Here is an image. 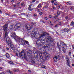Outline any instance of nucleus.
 Wrapping results in <instances>:
<instances>
[{
  "label": "nucleus",
  "mask_w": 74,
  "mask_h": 74,
  "mask_svg": "<svg viewBox=\"0 0 74 74\" xmlns=\"http://www.w3.org/2000/svg\"><path fill=\"white\" fill-rule=\"evenodd\" d=\"M18 55L19 57L21 58H24L26 60L31 62L32 64H35V63H36V60L34 58L32 57H29L28 58H27V56H26L25 53V50L22 51L21 52L18 54Z\"/></svg>",
  "instance_id": "f257e3e1"
},
{
  "label": "nucleus",
  "mask_w": 74,
  "mask_h": 74,
  "mask_svg": "<svg viewBox=\"0 0 74 74\" xmlns=\"http://www.w3.org/2000/svg\"><path fill=\"white\" fill-rule=\"evenodd\" d=\"M6 44L8 45L9 46L11 47V49L13 51L15 50V48L14 47V45L12 44V42L11 40H10V38H7L6 39Z\"/></svg>",
  "instance_id": "f03ea898"
},
{
  "label": "nucleus",
  "mask_w": 74,
  "mask_h": 74,
  "mask_svg": "<svg viewBox=\"0 0 74 74\" xmlns=\"http://www.w3.org/2000/svg\"><path fill=\"white\" fill-rule=\"evenodd\" d=\"M45 40H46L47 42H49V44H51L52 42H53V39L52 38L51 36L48 35L46 37Z\"/></svg>",
  "instance_id": "7ed1b4c3"
},
{
  "label": "nucleus",
  "mask_w": 74,
  "mask_h": 74,
  "mask_svg": "<svg viewBox=\"0 0 74 74\" xmlns=\"http://www.w3.org/2000/svg\"><path fill=\"white\" fill-rule=\"evenodd\" d=\"M17 41H18V43L21 45H24L25 44V41H24L22 38H20L19 37H18L17 38V39H16Z\"/></svg>",
  "instance_id": "20e7f679"
},
{
  "label": "nucleus",
  "mask_w": 74,
  "mask_h": 74,
  "mask_svg": "<svg viewBox=\"0 0 74 74\" xmlns=\"http://www.w3.org/2000/svg\"><path fill=\"white\" fill-rule=\"evenodd\" d=\"M42 44H40V42H39V41L38 40L36 42V44L37 45H38L39 47H41V46H43V45L44 44H45V39L44 40L41 39L40 41Z\"/></svg>",
  "instance_id": "39448f33"
},
{
  "label": "nucleus",
  "mask_w": 74,
  "mask_h": 74,
  "mask_svg": "<svg viewBox=\"0 0 74 74\" xmlns=\"http://www.w3.org/2000/svg\"><path fill=\"white\" fill-rule=\"evenodd\" d=\"M66 64L68 65V66H69V67H70V60H69V56H66Z\"/></svg>",
  "instance_id": "423d86ee"
},
{
  "label": "nucleus",
  "mask_w": 74,
  "mask_h": 74,
  "mask_svg": "<svg viewBox=\"0 0 74 74\" xmlns=\"http://www.w3.org/2000/svg\"><path fill=\"white\" fill-rule=\"evenodd\" d=\"M38 55H39V57L40 59H41L44 62L45 61L47 60V58L45 57H43V56H42V53H39Z\"/></svg>",
  "instance_id": "0eeeda50"
},
{
  "label": "nucleus",
  "mask_w": 74,
  "mask_h": 74,
  "mask_svg": "<svg viewBox=\"0 0 74 74\" xmlns=\"http://www.w3.org/2000/svg\"><path fill=\"white\" fill-rule=\"evenodd\" d=\"M48 35H49V33H47V32H43L42 34L39 37V38H41V37H44V36H48Z\"/></svg>",
  "instance_id": "6e6552de"
},
{
  "label": "nucleus",
  "mask_w": 74,
  "mask_h": 74,
  "mask_svg": "<svg viewBox=\"0 0 74 74\" xmlns=\"http://www.w3.org/2000/svg\"><path fill=\"white\" fill-rule=\"evenodd\" d=\"M43 47L45 48H48V50L49 51H52V48L50 45H47L46 46L44 45Z\"/></svg>",
  "instance_id": "1a4fd4ad"
},
{
  "label": "nucleus",
  "mask_w": 74,
  "mask_h": 74,
  "mask_svg": "<svg viewBox=\"0 0 74 74\" xmlns=\"http://www.w3.org/2000/svg\"><path fill=\"white\" fill-rule=\"evenodd\" d=\"M8 23L5 24V25L2 26L3 30L4 32L7 31V28H8Z\"/></svg>",
  "instance_id": "9d476101"
},
{
  "label": "nucleus",
  "mask_w": 74,
  "mask_h": 74,
  "mask_svg": "<svg viewBox=\"0 0 74 74\" xmlns=\"http://www.w3.org/2000/svg\"><path fill=\"white\" fill-rule=\"evenodd\" d=\"M25 27L27 30H30L32 28H33V26L31 25H26Z\"/></svg>",
  "instance_id": "9b49d317"
},
{
  "label": "nucleus",
  "mask_w": 74,
  "mask_h": 74,
  "mask_svg": "<svg viewBox=\"0 0 74 74\" xmlns=\"http://www.w3.org/2000/svg\"><path fill=\"white\" fill-rule=\"evenodd\" d=\"M61 31L62 32H67L68 33H70V29H69L67 28H64L63 30H61Z\"/></svg>",
  "instance_id": "f8f14e48"
},
{
  "label": "nucleus",
  "mask_w": 74,
  "mask_h": 74,
  "mask_svg": "<svg viewBox=\"0 0 74 74\" xmlns=\"http://www.w3.org/2000/svg\"><path fill=\"white\" fill-rule=\"evenodd\" d=\"M11 37L13 38H14V39H15V38L16 37V35L15 34V32H13L11 33Z\"/></svg>",
  "instance_id": "ddd939ff"
},
{
  "label": "nucleus",
  "mask_w": 74,
  "mask_h": 74,
  "mask_svg": "<svg viewBox=\"0 0 74 74\" xmlns=\"http://www.w3.org/2000/svg\"><path fill=\"white\" fill-rule=\"evenodd\" d=\"M33 53V51L31 50H29L27 51V55L28 56H32V54Z\"/></svg>",
  "instance_id": "4468645a"
},
{
  "label": "nucleus",
  "mask_w": 74,
  "mask_h": 74,
  "mask_svg": "<svg viewBox=\"0 0 74 74\" xmlns=\"http://www.w3.org/2000/svg\"><path fill=\"white\" fill-rule=\"evenodd\" d=\"M60 46L62 47V48H64L65 46L66 45V44H65L64 42L61 41L60 43Z\"/></svg>",
  "instance_id": "2eb2a0df"
},
{
  "label": "nucleus",
  "mask_w": 74,
  "mask_h": 74,
  "mask_svg": "<svg viewBox=\"0 0 74 74\" xmlns=\"http://www.w3.org/2000/svg\"><path fill=\"white\" fill-rule=\"evenodd\" d=\"M8 32L7 31H5V39L6 40V39L7 38H9L8 37Z\"/></svg>",
  "instance_id": "dca6fc26"
},
{
  "label": "nucleus",
  "mask_w": 74,
  "mask_h": 74,
  "mask_svg": "<svg viewBox=\"0 0 74 74\" xmlns=\"http://www.w3.org/2000/svg\"><path fill=\"white\" fill-rule=\"evenodd\" d=\"M33 53L34 54V55H38L40 53L38 52H36V51H33Z\"/></svg>",
  "instance_id": "f3484780"
},
{
  "label": "nucleus",
  "mask_w": 74,
  "mask_h": 74,
  "mask_svg": "<svg viewBox=\"0 0 74 74\" xmlns=\"http://www.w3.org/2000/svg\"><path fill=\"white\" fill-rule=\"evenodd\" d=\"M66 3L68 5H70L72 4V3L70 1L66 2Z\"/></svg>",
  "instance_id": "a211bd4d"
},
{
  "label": "nucleus",
  "mask_w": 74,
  "mask_h": 74,
  "mask_svg": "<svg viewBox=\"0 0 74 74\" xmlns=\"http://www.w3.org/2000/svg\"><path fill=\"white\" fill-rule=\"evenodd\" d=\"M58 58L56 56H55L54 58H53L54 62H58V60H57V59H58Z\"/></svg>",
  "instance_id": "6ab92c4d"
},
{
  "label": "nucleus",
  "mask_w": 74,
  "mask_h": 74,
  "mask_svg": "<svg viewBox=\"0 0 74 74\" xmlns=\"http://www.w3.org/2000/svg\"><path fill=\"white\" fill-rule=\"evenodd\" d=\"M15 26H16L17 28L18 29V28H19L21 26V25L20 24H17Z\"/></svg>",
  "instance_id": "aec40b11"
},
{
  "label": "nucleus",
  "mask_w": 74,
  "mask_h": 74,
  "mask_svg": "<svg viewBox=\"0 0 74 74\" xmlns=\"http://www.w3.org/2000/svg\"><path fill=\"white\" fill-rule=\"evenodd\" d=\"M5 56L7 58H8L9 59L10 58V56L8 53H6Z\"/></svg>",
  "instance_id": "412c9836"
},
{
  "label": "nucleus",
  "mask_w": 74,
  "mask_h": 74,
  "mask_svg": "<svg viewBox=\"0 0 74 74\" xmlns=\"http://www.w3.org/2000/svg\"><path fill=\"white\" fill-rule=\"evenodd\" d=\"M28 10L29 11H32V10H33L34 9L32 8L31 6H29L28 8Z\"/></svg>",
  "instance_id": "4be33fe9"
},
{
  "label": "nucleus",
  "mask_w": 74,
  "mask_h": 74,
  "mask_svg": "<svg viewBox=\"0 0 74 74\" xmlns=\"http://www.w3.org/2000/svg\"><path fill=\"white\" fill-rule=\"evenodd\" d=\"M51 55H50V54L48 53L47 54V55L46 56H45V58H47H47H48L50 57Z\"/></svg>",
  "instance_id": "5701e85b"
},
{
  "label": "nucleus",
  "mask_w": 74,
  "mask_h": 74,
  "mask_svg": "<svg viewBox=\"0 0 74 74\" xmlns=\"http://www.w3.org/2000/svg\"><path fill=\"white\" fill-rule=\"evenodd\" d=\"M47 53H48L44 52L43 53V55L45 56L44 57H45V56H47Z\"/></svg>",
  "instance_id": "b1692460"
},
{
  "label": "nucleus",
  "mask_w": 74,
  "mask_h": 74,
  "mask_svg": "<svg viewBox=\"0 0 74 74\" xmlns=\"http://www.w3.org/2000/svg\"><path fill=\"white\" fill-rule=\"evenodd\" d=\"M57 46L59 49L60 50V49H61V48L60 47V45H59V43H57Z\"/></svg>",
  "instance_id": "393cba45"
},
{
  "label": "nucleus",
  "mask_w": 74,
  "mask_h": 74,
  "mask_svg": "<svg viewBox=\"0 0 74 74\" xmlns=\"http://www.w3.org/2000/svg\"><path fill=\"white\" fill-rule=\"evenodd\" d=\"M71 26H73V27H74V22H73V21H72L71 23Z\"/></svg>",
  "instance_id": "a878e982"
},
{
  "label": "nucleus",
  "mask_w": 74,
  "mask_h": 74,
  "mask_svg": "<svg viewBox=\"0 0 74 74\" xmlns=\"http://www.w3.org/2000/svg\"><path fill=\"white\" fill-rule=\"evenodd\" d=\"M13 28V25H11L10 27V29H9V30H10V29H12Z\"/></svg>",
  "instance_id": "bb28decb"
},
{
  "label": "nucleus",
  "mask_w": 74,
  "mask_h": 74,
  "mask_svg": "<svg viewBox=\"0 0 74 74\" xmlns=\"http://www.w3.org/2000/svg\"><path fill=\"white\" fill-rule=\"evenodd\" d=\"M13 71L15 72H18L19 71V70L17 69H14Z\"/></svg>",
  "instance_id": "cd10ccee"
},
{
  "label": "nucleus",
  "mask_w": 74,
  "mask_h": 74,
  "mask_svg": "<svg viewBox=\"0 0 74 74\" xmlns=\"http://www.w3.org/2000/svg\"><path fill=\"white\" fill-rule=\"evenodd\" d=\"M9 63L10 64H14V63L12 61H10L9 62Z\"/></svg>",
  "instance_id": "c85d7f7f"
},
{
  "label": "nucleus",
  "mask_w": 74,
  "mask_h": 74,
  "mask_svg": "<svg viewBox=\"0 0 74 74\" xmlns=\"http://www.w3.org/2000/svg\"><path fill=\"white\" fill-rule=\"evenodd\" d=\"M38 55H34V58H35L36 59H37V58H38Z\"/></svg>",
  "instance_id": "c756f323"
},
{
  "label": "nucleus",
  "mask_w": 74,
  "mask_h": 74,
  "mask_svg": "<svg viewBox=\"0 0 74 74\" xmlns=\"http://www.w3.org/2000/svg\"><path fill=\"white\" fill-rule=\"evenodd\" d=\"M18 29V28H17V27H16V26L15 25V26L14 27V29L15 31H16V29Z\"/></svg>",
  "instance_id": "7c9ffc66"
},
{
  "label": "nucleus",
  "mask_w": 74,
  "mask_h": 74,
  "mask_svg": "<svg viewBox=\"0 0 74 74\" xmlns=\"http://www.w3.org/2000/svg\"><path fill=\"white\" fill-rule=\"evenodd\" d=\"M8 73H9L10 74H12L13 73V72L12 71L10 70L8 71Z\"/></svg>",
  "instance_id": "2f4dec72"
},
{
  "label": "nucleus",
  "mask_w": 74,
  "mask_h": 74,
  "mask_svg": "<svg viewBox=\"0 0 74 74\" xmlns=\"http://www.w3.org/2000/svg\"><path fill=\"white\" fill-rule=\"evenodd\" d=\"M25 42L27 45H29V43L28 42V41H25Z\"/></svg>",
  "instance_id": "473e14b6"
},
{
  "label": "nucleus",
  "mask_w": 74,
  "mask_h": 74,
  "mask_svg": "<svg viewBox=\"0 0 74 74\" xmlns=\"http://www.w3.org/2000/svg\"><path fill=\"white\" fill-rule=\"evenodd\" d=\"M61 24H62V23L60 22L59 23H58V25L59 26H61Z\"/></svg>",
  "instance_id": "72a5a7b5"
},
{
  "label": "nucleus",
  "mask_w": 74,
  "mask_h": 74,
  "mask_svg": "<svg viewBox=\"0 0 74 74\" xmlns=\"http://www.w3.org/2000/svg\"><path fill=\"white\" fill-rule=\"evenodd\" d=\"M51 47H55V44H53V45H51Z\"/></svg>",
  "instance_id": "f704fd0d"
},
{
  "label": "nucleus",
  "mask_w": 74,
  "mask_h": 74,
  "mask_svg": "<svg viewBox=\"0 0 74 74\" xmlns=\"http://www.w3.org/2000/svg\"><path fill=\"white\" fill-rule=\"evenodd\" d=\"M60 55H57L56 56V57H57V58H60Z\"/></svg>",
  "instance_id": "c9c22d12"
},
{
  "label": "nucleus",
  "mask_w": 74,
  "mask_h": 74,
  "mask_svg": "<svg viewBox=\"0 0 74 74\" xmlns=\"http://www.w3.org/2000/svg\"><path fill=\"white\" fill-rule=\"evenodd\" d=\"M45 21H47V20H48V17H45Z\"/></svg>",
  "instance_id": "e433bc0d"
},
{
  "label": "nucleus",
  "mask_w": 74,
  "mask_h": 74,
  "mask_svg": "<svg viewBox=\"0 0 74 74\" xmlns=\"http://www.w3.org/2000/svg\"><path fill=\"white\" fill-rule=\"evenodd\" d=\"M69 18V17L68 16H66L65 17V19H66V20H67V19H68Z\"/></svg>",
  "instance_id": "4c0bfd02"
},
{
  "label": "nucleus",
  "mask_w": 74,
  "mask_h": 74,
  "mask_svg": "<svg viewBox=\"0 0 74 74\" xmlns=\"http://www.w3.org/2000/svg\"><path fill=\"white\" fill-rule=\"evenodd\" d=\"M44 7L45 8H48V5H45L44 6Z\"/></svg>",
  "instance_id": "58836bf2"
},
{
  "label": "nucleus",
  "mask_w": 74,
  "mask_h": 74,
  "mask_svg": "<svg viewBox=\"0 0 74 74\" xmlns=\"http://www.w3.org/2000/svg\"><path fill=\"white\" fill-rule=\"evenodd\" d=\"M69 56H70L71 55V53L70 51H69Z\"/></svg>",
  "instance_id": "ea45409f"
},
{
  "label": "nucleus",
  "mask_w": 74,
  "mask_h": 74,
  "mask_svg": "<svg viewBox=\"0 0 74 74\" xmlns=\"http://www.w3.org/2000/svg\"><path fill=\"white\" fill-rule=\"evenodd\" d=\"M58 26L59 25H58V24H56L55 25V27H58Z\"/></svg>",
  "instance_id": "a19ab883"
},
{
  "label": "nucleus",
  "mask_w": 74,
  "mask_h": 74,
  "mask_svg": "<svg viewBox=\"0 0 74 74\" xmlns=\"http://www.w3.org/2000/svg\"><path fill=\"white\" fill-rule=\"evenodd\" d=\"M50 1L51 2L52 4H53V3H54V1H53V0Z\"/></svg>",
  "instance_id": "79ce46f5"
},
{
  "label": "nucleus",
  "mask_w": 74,
  "mask_h": 74,
  "mask_svg": "<svg viewBox=\"0 0 74 74\" xmlns=\"http://www.w3.org/2000/svg\"><path fill=\"white\" fill-rule=\"evenodd\" d=\"M59 20H60V19L59 18H58L57 19V20H56V21L57 22H59Z\"/></svg>",
  "instance_id": "37998d69"
},
{
  "label": "nucleus",
  "mask_w": 74,
  "mask_h": 74,
  "mask_svg": "<svg viewBox=\"0 0 74 74\" xmlns=\"http://www.w3.org/2000/svg\"><path fill=\"white\" fill-rule=\"evenodd\" d=\"M56 19V18H55V16L54 17H53V19L54 20H55V19Z\"/></svg>",
  "instance_id": "c03bdc74"
},
{
  "label": "nucleus",
  "mask_w": 74,
  "mask_h": 74,
  "mask_svg": "<svg viewBox=\"0 0 74 74\" xmlns=\"http://www.w3.org/2000/svg\"><path fill=\"white\" fill-rule=\"evenodd\" d=\"M24 4V3H23V2H22L21 4V5H22V6H23V5Z\"/></svg>",
  "instance_id": "a18cd8bd"
},
{
  "label": "nucleus",
  "mask_w": 74,
  "mask_h": 74,
  "mask_svg": "<svg viewBox=\"0 0 74 74\" xmlns=\"http://www.w3.org/2000/svg\"><path fill=\"white\" fill-rule=\"evenodd\" d=\"M48 23H51V21H48Z\"/></svg>",
  "instance_id": "49530a36"
},
{
  "label": "nucleus",
  "mask_w": 74,
  "mask_h": 74,
  "mask_svg": "<svg viewBox=\"0 0 74 74\" xmlns=\"http://www.w3.org/2000/svg\"><path fill=\"white\" fill-rule=\"evenodd\" d=\"M57 14L58 15H60V12H59V11H58L57 12Z\"/></svg>",
  "instance_id": "de8ad7c7"
},
{
  "label": "nucleus",
  "mask_w": 74,
  "mask_h": 74,
  "mask_svg": "<svg viewBox=\"0 0 74 74\" xmlns=\"http://www.w3.org/2000/svg\"><path fill=\"white\" fill-rule=\"evenodd\" d=\"M37 16V14H34V16Z\"/></svg>",
  "instance_id": "09e8293b"
},
{
  "label": "nucleus",
  "mask_w": 74,
  "mask_h": 74,
  "mask_svg": "<svg viewBox=\"0 0 74 74\" xmlns=\"http://www.w3.org/2000/svg\"><path fill=\"white\" fill-rule=\"evenodd\" d=\"M35 1H36V0H33L32 1V3H34V2H35Z\"/></svg>",
  "instance_id": "8fccbe9b"
},
{
  "label": "nucleus",
  "mask_w": 74,
  "mask_h": 74,
  "mask_svg": "<svg viewBox=\"0 0 74 74\" xmlns=\"http://www.w3.org/2000/svg\"><path fill=\"white\" fill-rule=\"evenodd\" d=\"M53 8L54 10H56V8L55 7L53 6Z\"/></svg>",
  "instance_id": "3c124183"
},
{
  "label": "nucleus",
  "mask_w": 74,
  "mask_h": 74,
  "mask_svg": "<svg viewBox=\"0 0 74 74\" xmlns=\"http://www.w3.org/2000/svg\"><path fill=\"white\" fill-rule=\"evenodd\" d=\"M55 5H57L58 4V3L57 2H55L54 3Z\"/></svg>",
  "instance_id": "603ef678"
},
{
  "label": "nucleus",
  "mask_w": 74,
  "mask_h": 74,
  "mask_svg": "<svg viewBox=\"0 0 74 74\" xmlns=\"http://www.w3.org/2000/svg\"><path fill=\"white\" fill-rule=\"evenodd\" d=\"M12 16H16V14H13V15H12Z\"/></svg>",
  "instance_id": "864d4df0"
},
{
  "label": "nucleus",
  "mask_w": 74,
  "mask_h": 74,
  "mask_svg": "<svg viewBox=\"0 0 74 74\" xmlns=\"http://www.w3.org/2000/svg\"><path fill=\"white\" fill-rule=\"evenodd\" d=\"M28 73H31V71L30 70H29L28 71Z\"/></svg>",
  "instance_id": "5fc2aeb1"
},
{
  "label": "nucleus",
  "mask_w": 74,
  "mask_h": 74,
  "mask_svg": "<svg viewBox=\"0 0 74 74\" xmlns=\"http://www.w3.org/2000/svg\"><path fill=\"white\" fill-rule=\"evenodd\" d=\"M38 7L39 8H40V7H41V5L40 4L38 5Z\"/></svg>",
  "instance_id": "6e6d98bb"
},
{
  "label": "nucleus",
  "mask_w": 74,
  "mask_h": 74,
  "mask_svg": "<svg viewBox=\"0 0 74 74\" xmlns=\"http://www.w3.org/2000/svg\"><path fill=\"white\" fill-rule=\"evenodd\" d=\"M11 1L12 2V3H13L14 2V0H11Z\"/></svg>",
  "instance_id": "4d7b16f0"
},
{
  "label": "nucleus",
  "mask_w": 74,
  "mask_h": 74,
  "mask_svg": "<svg viewBox=\"0 0 74 74\" xmlns=\"http://www.w3.org/2000/svg\"><path fill=\"white\" fill-rule=\"evenodd\" d=\"M49 18H52V16L51 15H49Z\"/></svg>",
  "instance_id": "13d9d810"
},
{
  "label": "nucleus",
  "mask_w": 74,
  "mask_h": 74,
  "mask_svg": "<svg viewBox=\"0 0 74 74\" xmlns=\"http://www.w3.org/2000/svg\"><path fill=\"white\" fill-rule=\"evenodd\" d=\"M43 14H42V12H40V13H39V14L40 15H42Z\"/></svg>",
  "instance_id": "bf43d9fd"
},
{
  "label": "nucleus",
  "mask_w": 74,
  "mask_h": 74,
  "mask_svg": "<svg viewBox=\"0 0 74 74\" xmlns=\"http://www.w3.org/2000/svg\"><path fill=\"white\" fill-rule=\"evenodd\" d=\"M55 17H56V18H57V17H58V14H57L55 16Z\"/></svg>",
  "instance_id": "052dcab7"
},
{
  "label": "nucleus",
  "mask_w": 74,
  "mask_h": 74,
  "mask_svg": "<svg viewBox=\"0 0 74 74\" xmlns=\"http://www.w3.org/2000/svg\"><path fill=\"white\" fill-rule=\"evenodd\" d=\"M6 49L8 51V50H9V48L8 47H7L6 48Z\"/></svg>",
  "instance_id": "680f3d73"
},
{
  "label": "nucleus",
  "mask_w": 74,
  "mask_h": 74,
  "mask_svg": "<svg viewBox=\"0 0 74 74\" xmlns=\"http://www.w3.org/2000/svg\"><path fill=\"white\" fill-rule=\"evenodd\" d=\"M42 22H43V23H45V21H42Z\"/></svg>",
  "instance_id": "e2e57ef3"
},
{
  "label": "nucleus",
  "mask_w": 74,
  "mask_h": 74,
  "mask_svg": "<svg viewBox=\"0 0 74 74\" xmlns=\"http://www.w3.org/2000/svg\"><path fill=\"white\" fill-rule=\"evenodd\" d=\"M44 65H43L42 66V67L43 69L45 68V67H44Z\"/></svg>",
  "instance_id": "0e129e2a"
},
{
  "label": "nucleus",
  "mask_w": 74,
  "mask_h": 74,
  "mask_svg": "<svg viewBox=\"0 0 74 74\" xmlns=\"http://www.w3.org/2000/svg\"><path fill=\"white\" fill-rule=\"evenodd\" d=\"M60 8V5L58 6V8Z\"/></svg>",
  "instance_id": "69168bd1"
},
{
  "label": "nucleus",
  "mask_w": 74,
  "mask_h": 74,
  "mask_svg": "<svg viewBox=\"0 0 74 74\" xmlns=\"http://www.w3.org/2000/svg\"><path fill=\"white\" fill-rule=\"evenodd\" d=\"M38 12H40V10H39V9H38Z\"/></svg>",
  "instance_id": "338daca9"
},
{
  "label": "nucleus",
  "mask_w": 74,
  "mask_h": 74,
  "mask_svg": "<svg viewBox=\"0 0 74 74\" xmlns=\"http://www.w3.org/2000/svg\"><path fill=\"white\" fill-rule=\"evenodd\" d=\"M20 4V2H18L17 3V4Z\"/></svg>",
  "instance_id": "774afa93"
}]
</instances>
